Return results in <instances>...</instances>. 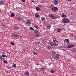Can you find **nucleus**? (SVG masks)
Instances as JSON below:
<instances>
[{
	"instance_id": "b1692460",
	"label": "nucleus",
	"mask_w": 76,
	"mask_h": 76,
	"mask_svg": "<svg viewBox=\"0 0 76 76\" xmlns=\"http://www.w3.org/2000/svg\"><path fill=\"white\" fill-rule=\"evenodd\" d=\"M46 42V40L45 39H43L42 40V43H45Z\"/></svg>"
},
{
	"instance_id": "58836bf2",
	"label": "nucleus",
	"mask_w": 76,
	"mask_h": 76,
	"mask_svg": "<svg viewBox=\"0 0 76 76\" xmlns=\"http://www.w3.org/2000/svg\"><path fill=\"white\" fill-rule=\"evenodd\" d=\"M36 37H39V35H38V34H36Z\"/></svg>"
},
{
	"instance_id": "4be33fe9",
	"label": "nucleus",
	"mask_w": 76,
	"mask_h": 76,
	"mask_svg": "<svg viewBox=\"0 0 76 76\" xmlns=\"http://www.w3.org/2000/svg\"><path fill=\"white\" fill-rule=\"evenodd\" d=\"M36 9L37 11H39L40 10V8L39 7H37Z\"/></svg>"
},
{
	"instance_id": "dca6fc26",
	"label": "nucleus",
	"mask_w": 76,
	"mask_h": 76,
	"mask_svg": "<svg viewBox=\"0 0 76 76\" xmlns=\"http://www.w3.org/2000/svg\"><path fill=\"white\" fill-rule=\"evenodd\" d=\"M39 14L36 13V14H35V17L38 18V17H39Z\"/></svg>"
},
{
	"instance_id": "c85d7f7f",
	"label": "nucleus",
	"mask_w": 76,
	"mask_h": 76,
	"mask_svg": "<svg viewBox=\"0 0 76 76\" xmlns=\"http://www.w3.org/2000/svg\"><path fill=\"white\" fill-rule=\"evenodd\" d=\"M72 51L73 52H75L76 51V50L75 48H73L72 50Z\"/></svg>"
},
{
	"instance_id": "bb28decb",
	"label": "nucleus",
	"mask_w": 76,
	"mask_h": 76,
	"mask_svg": "<svg viewBox=\"0 0 76 76\" xmlns=\"http://www.w3.org/2000/svg\"><path fill=\"white\" fill-rule=\"evenodd\" d=\"M57 32H60L61 31V28H58L57 30Z\"/></svg>"
},
{
	"instance_id": "f8f14e48",
	"label": "nucleus",
	"mask_w": 76,
	"mask_h": 76,
	"mask_svg": "<svg viewBox=\"0 0 76 76\" xmlns=\"http://www.w3.org/2000/svg\"><path fill=\"white\" fill-rule=\"evenodd\" d=\"M58 0H55L54 1V3H53V4H54L55 5H57L58 4Z\"/></svg>"
},
{
	"instance_id": "cd10ccee",
	"label": "nucleus",
	"mask_w": 76,
	"mask_h": 76,
	"mask_svg": "<svg viewBox=\"0 0 76 76\" xmlns=\"http://www.w3.org/2000/svg\"><path fill=\"white\" fill-rule=\"evenodd\" d=\"M50 72L52 73H54L55 72V71L53 70H50Z\"/></svg>"
},
{
	"instance_id": "f03ea898",
	"label": "nucleus",
	"mask_w": 76,
	"mask_h": 76,
	"mask_svg": "<svg viewBox=\"0 0 76 76\" xmlns=\"http://www.w3.org/2000/svg\"><path fill=\"white\" fill-rule=\"evenodd\" d=\"M54 46H57L58 45V42L56 40H53V41Z\"/></svg>"
},
{
	"instance_id": "aec40b11",
	"label": "nucleus",
	"mask_w": 76,
	"mask_h": 76,
	"mask_svg": "<svg viewBox=\"0 0 76 76\" xmlns=\"http://www.w3.org/2000/svg\"><path fill=\"white\" fill-rule=\"evenodd\" d=\"M54 10L55 11H57L58 10V8L56 7H54Z\"/></svg>"
},
{
	"instance_id": "6e6552de",
	"label": "nucleus",
	"mask_w": 76,
	"mask_h": 76,
	"mask_svg": "<svg viewBox=\"0 0 76 76\" xmlns=\"http://www.w3.org/2000/svg\"><path fill=\"white\" fill-rule=\"evenodd\" d=\"M61 16L62 18H66V14H65L64 13H63L61 15Z\"/></svg>"
},
{
	"instance_id": "0eeeda50",
	"label": "nucleus",
	"mask_w": 76,
	"mask_h": 76,
	"mask_svg": "<svg viewBox=\"0 0 76 76\" xmlns=\"http://www.w3.org/2000/svg\"><path fill=\"white\" fill-rule=\"evenodd\" d=\"M24 74L26 76H28L29 74V72L27 70L25 72Z\"/></svg>"
},
{
	"instance_id": "49530a36",
	"label": "nucleus",
	"mask_w": 76,
	"mask_h": 76,
	"mask_svg": "<svg viewBox=\"0 0 76 76\" xmlns=\"http://www.w3.org/2000/svg\"><path fill=\"white\" fill-rule=\"evenodd\" d=\"M63 50H64V51H66V49H63Z\"/></svg>"
},
{
	"instance_id": "f704fd0d",
	"label": "nucleus",
	"mask_w": 76,
	"mask_h": 76,
	"mask_svg": "<svg viewBox=\"0 0 76 76\" xmlns=\"http://www.w3.org/2000/svg\"><path fill=\"white\" fill-rule=\"evenodd\" d=\"M40 69L42 70L43 71H44L45 70V69H44V68L42 67V68H40Z\"/></svg>"
},
{
	"instance_id": "2f4dec72",
	"label": "nucleus",
	"mask_w": 76,
	"mask_h": 76,
	"mask_svg": "<svg viewBox=\"0 0 76 76\" xmlns=\"http://www.w3.org/2000/svg\"><path fill=\"white\" fill-rule=\"evenodd\" d=\"M34 27L36 29H38L39 28V27H38L37 26H34Z\"/></svg>"
},
{
	"instance_id": "2eb2a0df",
	"label": "nucleus",
	"mask_w": 76,
	"mask_h": 76,
	"mask_svg": "<svg viewBox=\"0 0 76 76\" xmlns=\"http://www.w3.org/2000/svg\"><path fill=\"white\" fill-rule=\"evenodd\" d=\"M51 27V24H48V27H47V29H50Z\"/></svg>"
},
{
	"instance_id": "a18cd8bd",
	"label": "nucleus",
	"mask_w": 76,
	"mask_h": 76,
	"mask_svg": "<svg viewBox=\"0 0 76 76\" xmlns=\"http://www.w3.org/2000/svg\"><path fill=\"white\" fill-rule=\"evenodd\" d=\"M2 25H3V26H6L4 24H3Z\"/></svg>"
},
{
	"instance_id": "1a4fd4ad",
	"label": "nucleus",
	"mask_w": 76,
	"mask_h": 76,
	"mask_svg": "<svg viewBox=\"0 0 76 76\" xmlns=\"http://www.w3.org/2000/svg\"><path fill=\"white\" fill-rule=\"evenodd\" d=\"M17 19L19 20H21L22 19V17L20 16H18L17 18Z\"/></svg>"
},
{
	"instance_id": "7c9ffc66",
	"label": "nucleus",
	"mask_w": 76,
	"mask_h": 76,
	"mask_svg": "<svg viewBox=\"0 0 76 76\" xmlns=\"http://www.w3.org/2000/svg\"><path fill=\"white\" fill-rule=\"evenodd\" d=\"M34 33H37L38 32V31L37 30L35 29L34 30Z\"/></svg>"
},
{
	"instance_id": "09e8293b",
	"label": "nucleus",
	"mask_w": 76,
	"mask_h": 76,
	"mask_svg": "<svg viewBox=\"0 0 76 76\" xmlns=\"http://www.w3.org/2000/svg\"><path fill=\"white\" fill-rule=\"evenodd\" d=\"M68 44V43H67V44Z\"/></svg>"
},
{
	"instance_id": "a19ab883",
	"label": "nucleus",
	"mask_w": 76,
	"mask_h": 76,
	"mask_svg": "<svg viewBox=\"0 0 76 76\" xmlns=\"http://www.w3.org/2000/svg\"><path fill=\"white\" fill-rule=\"evenodd\" d=\"M61 29H62V30H63L65 31V29H64V28H63V27Z\"/></svg>"
},
{
	"instance_id": "c756f323",
	"label": "nucleus",
	"mask_w": 76,
	"mask_h": 76,
	"mask_svg": "<svg viewBox=\"0 0 76 76\" xmlns=\"http://www.w3.org/2000/svg\"><path fill=\"white\" fill-rule=\"evenodd\" d=\"M29 30L33 31L34 30V29L32 27H30V28Z\"/></svg>"
},
{
	"instance_id": "37998d69",
	"label": "nucleus",
	"mask_w": 76,
	"mask_h": 76,
	"mask_svg": "<svg viewBox=\"0 0 76 76\" xmlns=\"http://www.w3.org/2000/svg\"><path fill=\"white\" fill-rule=\"evenodd\" d=\"M42 74H43L44 75H45V72H43Z\"/></svg>"
},
{
	"instance_id": "f257e3e1",
	"label": "nucleus",
	"mask_w": 76,
	"mask_h": 76,
	"mask_svg": "<svg viewBox=\"0 0 76 76\" xmlns=\"http://www.w3.org/2000/svg\"><path fill=\"white\" fill-rule=\"evenodd\" d=\"M62 21L64 23H69V20L68 18H64L62 19Z\"/></svg>"
},
{
	"instance_id": "a878e982",
	"label": "nucleus",
	"mask_w": 76,
	"mask_h": 76,
	"mask_svg": "<svg viewBox=\"0 0 76 76\" xmlns=\"http://www.w3.org/2000/svg\"><path fill=\"white\" fill-rule=\"evenodd\" d=\"M2 56L3 57V58H4V57H7V56H6V55H4L3 54H2Z\"/></svg>"
},
{
	"instance_id": "f3484780",
	"label": "nucleus",
	"mask_w": 76,
	"mask_h": 76,
	"mask_svg": "<svg viewBox=\"0 0 76 76\" xmlns=\"http://www.w3.org/2000/svg\"><path fill=\"white\" fill-rule=\"evenodd\" d=\"M12 66L13 68H16L17 67L16 65L15 64H13L12 65Z\"/></svg>"
},
{
	"instance_id": "4c0bfd02",
	"label": "nucleus",
	"mask_w": 76,
	"mask_h": 76,
	"mask_svg": "<svg viewBox=\"0 0 76 76\" xmlns=\"http://www.w3.org/2000/svg\"><path fill=\"white\" fill-rule=\"evenodd\" d=\"M33 53L34 54V55H35L36 56V55H37V52H35V53Z\"/></svg>"
},
{
	"instance_id": "79ce46f5",
	"label": "nucleus",
	"mask_w": 76,
	"mask_h": 76,
	"mask_svg": "<svg viewBox=\"0 0 76 76\" xmlns=\"http://www.w3.org/2000/svg\"><path fill=\"white\" fill-rule=\"evenodd\" d=\"M22 1L23 2H25L26 1V0H22Z\"/></svg>"
},
{
	"instance_id": "a211bd4d",
	"label": "nucleus",
	"mask_w": 76,
	"mask_h": 76,
	"mask_svg": "<svg viewBox=\"0 0 76 76\" xmlns=\"http://www.w3.org/2000/svg\"><path fill=\"white\" fill-rule=\"evenodd\" d=\"M50 45H51L52 46H54V44L53 43V42H50Z\"/></svg>"
},
{
	"instance_id": "e433bc0d",
	"label": "nucleus",
	"mask_w": 76,
	"mask_h": 76,
	"mask_svg": "<svg viewBox=\"0 0 76 76\" xmlns=\"http://www.w3.org/2000/svg\"><path fill=\"white\" fill-rule=\"evenodd\" d=\"M3 59H4V58H2V57L1 56H0V59L1 60H2Z\"/></svg>"
},
{
	"instance_id": "412c9836",
	"label": "nucleus",
	"mask_w": 76,
	"mask_h": 76,
	"mask_svg": "<svg viewBox=\"0 0 76 76\" xmlns=\"http://www.w3.org/2000/svg\"><path fill=\"white\" fill-rule=\"evenodd\" d=\"M15 15L14 13H12L11 14V17H14Z\"/></svg>"
},
{
	"instance_id": "39448f33",
	"label": "nucleus",
	"mask_w": 76,
	"mask_h": 76,
	"mask_svg": "<svg viewBox=\"0 0 76 76\" xmlns=\"http://www.w3.org/2000/svg\"><path fill=\"white\" fill-rule=\"evenodd\" d=\"M31 23V21L30 20H27L25 24L27 25H30Z\"/></svg>"
},
{
	"instance_id": "ddd939ff",
	"label": "nucleus",
	"mask_w": 76,
	"mask_h": 76,
	"mask_svg": "<svg viewBox=\"0 0 76 76\" xmlns=\"http://www.w3.org/2000/svg\"><path fill=\"white\" fill-rule=\"evenodd\" d=\"M64 42L66 43H69V39H65L64 40Z\"/></svg>"
},
{
	"instance_id": "c03bdc74",
	"label": "nucleus",
	"mask_w": 76,
	"mask_h": 76,
	"mask_svg": "<svg viewBox=\"0 0 76 76\" xmlns=\"http://www.w3.org/2000/svg\"><path fill=\"white\" fill-rule=\"evenodd\" d=\"M68 1L69 2L71 1V0H68Z\"/></svg>"
},
{
	"instance_id": "9d476101",
	"label": "nucleus",
	"mask_w": 76,
	"mask_h": 76,
	"mask_svg": "<svg viewBox=\"0 0 76 76\" xmlns=\"http://www.w3.org/2000/svg\"><path fill=\"white\" fill-rule=\"evenodd\" d=\"M12 36L14 37H18V34H12Z\"/></svg>"
},
{
	"instance_id": "20e7f679",
	"label": "nucleus",
	"mask_w": 76,
	"mask_h": 76,
	"mask_svg": "<svg viewBox=\"0 0 76 76\" xmlns=\"http://www.w3.org/2000/svg\"><path fill=\"white\" fill-rule=\"evenodd\" d=\"M54 7L53 5H51L50 6V9L53 12L55 13L56 12V11H55L54 10Z\"/></svg>"
},
{
	"instance_id": "423d86ee",
	"label": "nucleus",
	"mask_w": 76,
	"mask_h": 76,
	"mask_svg": "<svg viewBox=\"0 0 76 76\" xmlns=\"http://www.w3.org/2000/svg\"><path fill=\"white\" fill-rule=\"evenodd\" d=\"M74 47V45H68L67 47V48L68 49H71L72 48H73Z\"/></svg>"
},
{
	"instance_id": "72a5a7b5",
	"label": "nucleus",
	"mask_w": 76,
	"mask_h": 76,
	"mask_svg": "<svg viewBox=\"0 0 76 76\" xmlns=\"http://www.w3.org/2000/svg\"><path fill=\"white\" fill-rule=\"evenodd\" d=\"M7 63V61L6 60H5L4 61L3 63L4 64H6Z\"/></svg>"
},
{
	"instance_id": "4468645a",
	"label": "nucleus",
	"mask_w": 76,
	"mask_h": 76,
	"mask_svg": "<svg viewBox=\"0 0 76 76\" xmlns=\"http://www.w3.org/2000/svg\"><path fill=\"white\" fill-rule=\"evenodd\" d=\"M52 54L53 56L55 57V56L56 55V53L55 51H52Z\"/></svg>"
},
{
	"instance_id": "de8ad7c7",
	"label": "nucleus",
	"mask_w": 76,
	"mask_h": 76,
	"mask_svg": "<svg viewBox=\"0 0 76 76\" xmlns=\"http://www.w3.org/2000/svg\"><path fill=\"white\" fill-rule=\"evenodd\" d=\"M32 2H33V3L34 2V1H32Z\"/></svg>"
},
{
	"instance_id": "9b49d317",
	"label": "nucleus",
	"mask_w": 76,
	"mask_h": 76,
	"mask_svg": "<svg viewBox=\"0 0 76 76\" xmlns=\"http://www.w3.org/2000/svg\"><path fill=\"white\" fill-rule=\"evenodd\" d=\"M59 55L58 54H56V59L57 60H58L59 59Z\"/></svg>"
},
{
	"instance_id": "393cba45",
	"label": "nucleus",
	"mask_w": 76,
	"mask_h": 76,
	"mask_svg": "<svg viewBox=\"0 0 76 76\" xmlns=\"http://www.w3.org/2000/svg\"><path fill=\"white\" fill-rule=\"evenodd\" d=\"M51 47L50 45H48L47 46V49L48 50H49L51 48Z\"/></svg>"
},
{
	"instance_id": "473e14b6",
	"label": "nucleus",
	"mask_w": 76,
	"mask_h": 76,
	"mask_svg": "<svg viewBox=\"0 0 76 76\" xmlns=\"http://www.w3.org/2000/svg\"><path fill=\"white\" fill-rule=\"evenodd\" d=\"M72 37L73 38H75V35H72Z\"/></svg>"
},
{
	"instance_id": "5701e85b",
	"label": "nucleus",
	"mask_w": 76,
	"mask_h": 76,
	"mask_svg": "<svg viewBox=\"0 0 76 76\" xmlns=\"http://www.w3.org/2000/svg\"><path fill=\"white\" fill-rule=\"evenodd\" d=\"M0 3H1V5H4V2L2 0H1L0 1Z\"/></svg>"
},
{
	"instance_id": "ea45409f",
	"label": "nucleus",
	"mask_w": 76,
	"mask_h": 76,
	"mask_svg": "<svg viewBox=\"0 0 76 76\" xmlns=\"http://www.w3.org/2000/svg\"><path fill=\"white\" fill-rule=\"evenodd\" d=\"M33 53H35L36 52H35V50H33Z\"/></svg>"
},
{
	"instance_id": "7ed1b4c3",
	"label": "nucleus",
	"mask_w": 76,
	"mask_h": 76,
	"mask_svg": "<svg viewBox=\"0 0 76 76\" xmlns=\"http://www.w3.org/2000/svg\"><path fill=\"white\" fill-rule=\"evenodd\" d=\"M49 16L51 18L53 19H55L57 18H56V16H55L54 14H50L49 15Z\"/></svg>"
},
{
	"instance_id": "6ab92c4d",
	"label": "nucleus",
	"mask_w": 76,
	"mask_h": 76,
	"mask_svg": "<svg viewBox=\"0 0 76 76\" xmlns=\"http://www.w3.org/2000/svg\"><path fill=\"white\" fill-rule=\"evenodd\" d=\"M41 19L42 20V21L44 22L45 21V18H44V17H42L41 18Z\"/></svg>"
},
{
	"instance_id": "c9c22d12",
	"label": "nucleus",
	"mask_w": 76,
	"mask_h": 76,
	"mask_svg": "<svg viewBox=\"0 0 76 76\" xmlns=\"http://www.w3.org/2000/svg\"><path fill=\"white\" fill-rule=\"evenodd\" d=\"M11 44L12 45H14V43L13 42H12L11 43Z\"/></svg>"
}]
</instances>
